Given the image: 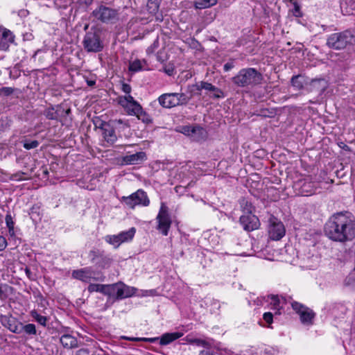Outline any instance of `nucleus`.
<instances>
[{
	"label": "nucleus",
	"mask_w": 355,
	"mask_h": 355,
	"mask_svg": "<svg viewBox=\"0 0 355 355\" xmlns=\"http://www.w3.org/2000/svg\"><path fill=\"white\" fill-rule=\"evenodd\" d=\"M324 232L334 241L343 243L351 241L355 237V223L345 214L337 213L326 223Z\"/></svg>",
	"instance_id": "f257e3e1"
},
{
	"label": "nucleus",
	"mask_w": 355,
	"mask_h": 355,
	"mask_svg": "<svg viewBox=\"0 0 355 355\" xmlns=\"http://www.w3.org/2000/svg\"><path fill=\"white\" fill-rule=\"evenodd\" d=\"M231 80L238 87L250 88L261 84L263 76L256 69L248 67L241 69Z\"/></svg>",
	"instance_id": "f03ea898"
},
{
	"label": "nucleus",
	"mask_w": 355,
	"mask_h": 355,
	"mask_svg": "<svg viewBox=\"0 0 355 355\" xmlns=\"http://www.w3.org/2000/svg\"><path fill=\"white\" fill-rule=\"evenodd\" d=\"M355 42V36L349 31L334 33L328 35L326 45L334 50H343Z\"/></svg>",
	"instance_id": "7ed1b4c3"
},
{
	"label": "nucleus",
	"mask_w": 355,
	"mask_h": 355,
	"mask_svg": "<svg viewBox=\"0 0 355 355\" xmlns=\"http://www.w3.org/2000/svg\"><path fill=\"white\" fill-rule=\"evenodd\" d=\"M101 35V31L94 26L86 32L83 40V45L87 52L98 53L103 49V42Z\"/></svg>",
	"instance_id": "20e7f679"
},
{
	"label": "nucleus",
	"mask_w": 355,
	"mask_h": 355,
	"mask_svg": "<svg viewBox=\"0 0 355 355\" xmlns=\"http://www.w3.org/2000/svg\"><path fill=\"white\" fill-rule=\"evenodd\" d=\"M159 105L164 108H172L179 105H184L189 101V98L184 93H166L158 98Z\"/></svg>",
	"instance_id": "39448f33"
},
{
	"label": "nucleus",
	"mask_w": 355,
	"mask_h": 355,
	"mask_svg": "<svg viewBox=\"0 0 355 355\" xmlns=\"http://www.w3.org/2000/svg\"><path fill=\"white\" fill-rule=\"evenodd\" d=\"M92 15L103 23H114L119 19V10L100 5L93 10Z\"/></svg>",
	"instance_id": "423d86ee"
},
{
	"label": "nucleus",
	"mask_w": 355,
	"mask_h": 355,
	"mask_svg": "<svg viewBox=\"0 0 355 355\" xmlns=\"http://www.w3.org/2000/svg\"><path fill=\"white\" fill-rule=\"evenodd\" d=\"M88 257L92 263L97 268L106 269L110 267L113 262L110 254L105 253L103 250L98 249L91 250L88 253Z\"/></svg>",
	"instance_id": "0eeeda50"
},
{
	"label": "nucleus",
	"mask_w": 355,
	"mask_h": 355,
	"mask_svg": "<svg viewBox=\"0 0 355 355\" xmlns=\"http://www.w3.org/2000/svg\"><path fill=\"white\" fill-rule=\"evenodd\" d=\"M72 277L89 283L92 279L96 282L104 281L105 277L98 272H95L91 267H86L72 272Z\"/></svg>",
	"instance_id": "6e6552de"
},
{
	"label": "nucleus",
	"mask_w": 355,
	"mask_h": 355,
	"mask_svg": "<svg viewBox=\"0 0 355 355\" xmlns=\"http://www.w3.org/2000/svg\"><path fill=\"white\" fill-rule=\"evenodd\" d=\"M183 336V334L181 332H171V333H165L162 334L160 337H154V338H125V339L129 340H142L150 343H155L159 341V343L162 346H165L171 344L173 341L178 340Z\"/></svg>",
	"instance_id": "1a4fd4ad"
},
{
	"label": "nucleus",
	"mask_w": 355,
	"mask_h": 355,
	"mask_svg": "<svg viewBox=\"0 0 355 355\" xmlns=\"http://www.w3.org/2000/svg\"><path fill=\"white\" fill-rule=\"evenodd\" d=\"M156 220L158 223L157 230H159L163 235L167 236L172 220L168 213V208L164 202L161 203Z\"/></svg>",
	"instance_id": "9d476101"
},
{
	"label": "nucleus",
	"mask_w": 355,
	"mask_h": 355,
	"mask_svg": "<svg viewBox=\"0 0 355 355\" xmlns=\"http://www.w3.org/2000/svg\"><path fill=\"white\" fill-rule=\"evenodd\" d=\"M291 307L299 315L303 324L312 325L313 324L315 313L312 309L295 301L291 303Z\"/></svg>",
	"instance_id": "9b49d317"
},
{
	"label": "nucleus",
	"mask_w": 355,
	"mask_h": 355,
	"mask_svg": "<svg viewBox=\"0 0 355 355\" xmlns=\"http://www.w3.org/2000/svg\"><path fill=\"white\" fill-rule=\"evenodd\" d=\"M122 201L132 209L136 205L148 206L150 203L146 193L141 189L137 190L129 196H123Z\"/></svg>",
	"instance_id": "f8f14e48"
},
{
	"label": "nucleus",
	"mask_w": 355,
	"mask_h": 355,
	"mask_svg": "<svg viewBox=\"0 0 355 355\" xmlns=\"http://www.w3.org/2000/svg\"><path fill=\"white\" fill-rule=\"evenodd\" d=\"M119 104L121 105L128 115L135 116L141 110V105L131 95L120 96Z\"/></svg>",
	"instance_id": "ddd939ff"
},
{
	"label": "nucleus",
	"mask_w": 355,
	"mask_h": 355,
	"mask_svg": "<svg viewBox=\"0 0 355 355\" xmlns=\"http://www.w3.org/2000/svg\"><path fill=\"white\" fill-rule=\"evenodd\" d=\"M269 236L272 240H279L285 235L284 224L275 217L270 218Z\"/></svg>",
	"instance_id": "4468645a"
},
{
	"label": "nucleus",
	"mask_w": 355,
	"mask_h": 355,
	"mask_svg": "<svg viewBox=\"0 0 355 355\" xmlns=\"http://www.w3.org/2000/svg\"><path fill=\"white\" fill-rule=\"evenodd\" d=\"M70 112V109L65 110L60 105H51L44 110L43 114L49 120L62 121L61 117L69 114Z\"/></svg>",
	"instance_id": "2eb2a0df"
},
{
	"label": "nucleus",
	"mask_w": 355,
	"mask_h": 355,
	"mask_svg": "<svg viewBox=\"0 0 355 355\" xmlns=\"http://www.w3.org/2000/svg\"><path fill=\"white\" fill-rule=\"evenodd\" d=\"M136 289L133 287L125 286L123 284H112V296L117 299H123L131 297L135 293Z\"/></svg>",
	"instance_id": "dca6fc26"
},
{
	"label": "nucleus",
	"mask_w": 355,
	"mask_h": 355,
	"mask_svg": "<svg viewBox=\"0 0 355 355\" xmlns=\"http://www.w3.org/2000/svg\"><path fill=\"white\" fill-rule=\"evenodd\" d=\"M239 220L243 229L248 232L258 229L260 225L259 218L252 214L242 215Z\"/></svg>",
	"instance_id": "f3484780"
},
{
	"label": "nucleus",
	"mask_w": 355,
	"mask_h": 355,
	"mask_svg": "<svg viewBox=\"0 0 355 355\" xmlns=\"http://www.w3.org/2000/svg\"><path fill=\"white\" fill-rule=\"evenodd\" d=\"M0 322L11 332L19 334V327L21 322L11 315H1Z\"/></svg>",
	"instance_id": "a211bd4d"
},
{
	"label": "nucleus",
	"mask_w": 355,
	"mask_h": 355,
	"mask_svg": "<svg viewBox=\"0 0 355 355\" xmlns=\"http://www.w3.org/2000/svg\"><path fill=\"white\" fill-rule=\"evenodd\" d=\"M14 41L15 36L12 33L6 28L0 27V50L7 51Z\"/></svg>",
	"instance_id": "6ab92c4d"
},
{
	"label": "nucleus",
	"mask_w": 355,
	"mask_h": 355,
	"mask_svg": "<svg viewBox=\"0 0 355 355\" xmlns=\"http://www.w3.org/2000/svg\"><path fill=\"white\" fill-rule=\"evenodd\" d=\"M295 187L303 196H311L315 192V189L314 182L306 178L297 182Z\"/></svg>",
	"instance_id": "aec40b11"
},
{
	"label": "nucleus",
	"mask_w": 355,
	"mask_h": 355,
	"mask_svg": "<svg viewBox=\"0 0 355 355\" xmlns=\"http://www.w3.org/2000/svg\"><path fill=\"white\" fill-rule=\"evenodd\" d=\"M101 128L103 130V135L105 140L111 145L114 144L117 140L114 127L111 125L109 123L102 122Z\"/></svg>",
	"instance_id": "412c9836"
},
{
	"label": "nucleus",
	"mask_w": 355,
	"mask_h": 355,
	"mask_svg": "<svg viewBox=\"0 0 355 355\" xmlns=\"http://www.w3.org/2000/svg\"><path fill=\"white\" fill-rule=\"evenodd\" d=\"M112 284H90L87 287L89 293L98 292L110 297L112 296Z\"/></svg>",
	"instance_id": "4be33fe9"
},
{
	"label": "nucleus",
	"mask_w": 355,
	"mask_h": 355,
	"mask_svg": "<svg viewBox=\"0 0 355 355\" xmlns=\"http://www.w3.org/2000/svg\"><path fill=\"white\" fill-rule=\"evenodd\" d=\"M60 342L62 347L67 349H74L78 347L77 338L69 334H63L60 338Z\"/></svg>",
	"instance_id": "5701e85b"
},
{
	"label": "nucleus",
	"mask_w": 355,
	"mask_h": 355,
	"mask_svg": "<svg viewBox=\"0 0 355 355\" xmlns=\"http://www.w3.org/2000/svg\"><path fill=\"white\" fill-rule=\"evenodd\" d=\"M196 87L197 89L199 91L201 89H205L207 91L213 92L214 98H215L224 97V94L222 90L209 83L202 81L200 82V85H197Z\"/></svg>",
	"instance_id": "b1692460"
},
{
	"label": "nucleus",
	"mask_w": 355,
	"mask_h": 355,
	"mask_svg": "<svg viewBox=\"0 0 355 355\" xmlns=\"http://www.w3.org/2000/svg\"><path fill=\"white\" fill-rule=\"evenodd\" d=\"M146 159L144 152H138L135 154L125 155L123 162L127 164H138Z\"/></svg>",
	"instance_id": "393cba45"
},
{
	"label": "nucleus",
	"mask_w": 355,
	"mask_h": 355,
	"mask_svg": "<svg viewBox=\"0 0 355 355\" xmlns=\"http://www.w3.org/2000/svg\"><path fill=\"white\" fill-rule=\"evenodd\" d=\"M327 87V83L324 79H313L309 85V90L311 92L316 91L318 93H322Z\"/></svg>",
	"instance_id": "a878e982"
},
{
	"label": "nucleus",
	"mask_w": 355,
	"mask_h": 355,
	"mask_svg": "<svg viewBox=\"0 0 355 355\" xmlns=\"http://www.w3.org/2000/svg\"><path fill=\"white\" fill-rule=\"evenodd\" d=\"M192 132H191L190 137L196 141L204 140L206 138L205 130L199 125H193Z\"/></svg>",
	"instance_id": "bb28decb"
},
{
	"label": "nucleus",
	"mask_w": 355,
	"mask_h": 355,
	"mask_svg": "<svg viewBox=\"0 0 355 355\" xmlns=\"http://www.w3.org/2000/svg\"><path fill=\"white\" fill-rule=\"evenodd\" d=\"M24 332L26 335L33 336L37 335V329L36 327L34 324L28 323L26 324H24L22 322L21 323L19 334Z\"/></svg>",
	"instance_id": "cd10ccee"
},
{
	"label": "nucleus",
	"mask_w": 355,
	"mask_h": 355,
	"mask_svg": "<svg viewBox=\"0 0 355 355\" xmlns=\"http://www.w3.org/2000/svg\"><path fill=\"white\" fill-rule=\"evenodd\" d=\"M135 233L136 229L135 227H131L128 230L121 232L118 234L120 237L121 242L123 243L131 241L133 239Z\"/></svg>",
	"instance_id": "c85d7f7f"
},
{
	"label": "nucleus",
	"mask_w": 355,
	"mask_h": 355,
	"mask_svg": "<svg viewBox=\"0 0 355 355\" xmlns=\"http://www.w3.org/2000/svg\"><path fill=\"white\" fill-rule=\"evenodd\" d=\"M218 0H196L194 1V7L196 9H205L211 7L217 3Z\"/></svg>",
	"instance_id": "c756f323"
},
{
	"label": "nucleus",
	"mask_w": 355,
	"mask_h": 355,
	"mask_svg": "<svg viewBox=\"0 0 355 355\" xmlns=\"http://www.w3.org/2000/svg\"><path fill=\"white\" fill-rule=\"evenodd\" d=\"M104 239L105 242L113 245L114 248H118L122 244L119 234L107 235Z\"/></svg>",
	"instance_id": "7c9ffc66"
},
{
	"label": "nucleus",
	"mask_w": 355,
	"mask_h": 355,
	"mask_svg": "<svg viewBox=\"0 0 355 355\" xmlns=\"http://www.w3.org/2000/svg\"><path fill=\"white\" fill-rule=\"evenodd\" d=\"M161 0H148L146 7L149 13L156 14L159 8Z\"/></svg>",
	"instance_id": "2f4dec72"
},
{
	"label": "nucleus",
	"mask_w": 355,
	"mask_h": 355,
	"mask_svg": "<svg viewBox=\"0 0 355 355\" xmlns=\"http://www.w3.org/2000/svg\"><path fill=\"white\" fill-rule=\"evenodd\" d=\"M31 316L40 324L43 327L46 326L48 318L46 316L41 315L37 311L33 310L31 311Z\"/></svg>",
	"instance_id": "473e14b6"
},
{
	"label": "nucleus",
	"mask_w": 355,
	"mask_h": 355,
	"mask_svg": "<svg viewBox=\"0 0 355 355\" xmlns=\"http://www.w3.org/2000/svg\"><path fill=\"white\" fill-rule=\"evenodd\" d=\"M291 85L297 89H301L304 86V77L301 75L293 76L291 80Z\"/></svg>",
	"instance_id": "72a5a7b5"
},
{
	"label": "nucleus",
	"mask_w": 355,
	"mask_h": 355,
	"mask_svg": "<svg viewBox=\"0 0 355 355\" xmlns=\"http://www.w3.org/2000/svg\"><path fill=\"white\" fill-rule=\"evenodd\" d=\"M146 63V61L140 60H135L131 62H130L129 64V70L132 72H137L142 69V64Z\"/></svg>",
	"instance_id": "f704fd0d"
},
{
	"label": "nucleus",
	"mask_w": 355,
	"mask_h": 355,
	"mask_svg": "<svg viewBox=\"0 0 355 355\" xmlns=\"http://www.w3.org/2000/svg\"><path fill=\"white\" fill-rule=\"evenodd\" d=\"M241 206L243 209L244 214H252L254 211V207L251 202H248L245 199H243L241 201Z\"/></svg>",
	"instance_id": "c9c22d12"
},
{
	"label": "nucleus",
	"mask_w": 355,
	"mask_h": 355,
	"mask_svg": "<svg viewBox=\"0 0 355 355\" xmlns=\"http://www.w3.org/2000/svg\"><path fill=\"white\" fill-rule=\"evenodd\" d=\"M138 119L142 121L145 123H150L152 122V119L150 116L146 113L143 108L141 107V110L138 112V114L135 115Z\"/></svg>",
	"instance_id": "e433bc0d"
},
{
	"label": "nucleus",
	"mask_w": 355,
	"mask_h": 355,
	"mask_svg": "<svg viewBox=\"0 0 355 355\" xmlns=\"http://www.w3.org/2000/svg\"><path fill=\"white\" fill-rule=\"evenodd\" d=\"M22 144H23V147L26 150L36 148L40 145V143L37 140H29V139H24V141H22Z\"/></svg>",
	"instance_id": "4c0bfd02"
},
{
	"label": "nucleus",
	"mask_w": 355,
	"mask_h": 355,
	"mask_svg": "<svg viewBox=\"0 0 355 355\" xmlns=\"http://www.w3.org/2000/svg\"><path fill=\"white\" fill-rule=\"evenodd\" d=\"M5 220H6V225L9 230V233L10 234H14V222L12 220V218L11 215L7 214L6 216Z\"/></svg>",
	"instance_id": "58836bf2"
},
{
	"label": "nucleus",
	"mask_w": 355,
	"mask_h": 355,
	"mask_svg": "<svg viewBox=\"0 0 355 355\" xmlns=\"http://www.w3.org/2000/svg\"><path fill=\"white\" fill-rule=\"evenodd\" d=\"M270 303L272 304L274 309H276V310L279 309V300L277 297V296L272 295Z\"/></svg>",
	"instance_id": "ea45409f"
},
{
	"label": "nucleus",
	"mask_w": 355,
	"mask_h": 355,
	"mask_svg": "<svg viewBox=\"0 0 355 355\" xmlns=\"http://www.w3.org/2000/svg\"><path fill=\"white\" fill-rule=\"evenodd\" d=\"M263 318L266 323H268V324H271L273 321V315L270 312H266L263 314Z\"/></svg>",
	"instance_id": "a19ab883"
},
{
	"label": "nucleus",
	"mask_w": 355,
	"mask_h": 355,
	"mask_svg": "<svg viewBox=\"0 0 355 355\" xmlns=\"http://www.w3.org/2000/svg\"><path fill=\"white\" fill-rule=\"evenodd\" d=\"M1 92L4 95V96H10L11 94H13L14 92V89L12 88V87H2L1 89Z\"/></svg>",
	"instance_id": "79ce46f5"
},
{
	"label": "nucleus",
	"mask_w": 355,
	"mask_h": 355,
	"mask_svg": "<svg viewBox=\"0 0 355 355\" xmlns=\"http://www.w3.org/2000/svg\"><path fill=\"white\" fill-rule=\"evenodd\" d=\"M193 125H185L182 128V132L187 135L190 137L191 132H193L192 131Z\"/></svg>",
	"instance_id": "37998d69"
},
{
	"label": "nucleus",
	"mask_w": 355,
	"mask_h": 355,
	"mask_svg": "<svg viewBox=\"0 0 355 355\" xmlns=\"http://www.w3.org/2000/svg\"><path fill=\"white\" fill-rule=\"evenodd\" d=\"M292 3L293 4L294 6V15L296 16V17H300L301 16V12H300V5L298 4V3L297 1H292Z\"/></svg>",
	"instance_id": "c03bdc74"
},
{
	"label": "nucleus",
	"mask_w": 355,
	"mask_h": 355,
	"mask_svg": "<svg viewBox=\"0 0 355 355\" xmlns=\"http://www.w3.org/2000/svg\"><path fill=\"white\" fill-rule=\"evenodd\" d=\"M159 42L158 40H156L153 44H151L149 47H148L146 52L148 54L153 53L155 49L158 47Z\"/></svg>",
	"instance_id": "a18cd8bd"
},
{
	"label": "nucleus",
	"mask_w": 355,
	"mask_h": 355,
	"mask_svg": "<svg viewBox=\"0 0 355 355\" xmlns=\"http://www.w3.org/2000/svg\"><path fill=\"white\" fill-rule=\"evenodd\" d=\"M111 123H112V125L114 127H118L120 125H123L125 127L128 126V123L126 122L123 121L122 119H115V120L112 121Z\"/></svg>",
	"instance_id": "49530a36"
},
{
	"label": "nucleus",
	"mask_w": 355,
	"mask_h": 355,
	"mask_svg": "<svg viewBox=\"0 0 355 355\" xmlns=\"http://www.w3.org/2000/svg\"><path fill=\"white\" fill-rule=\"evenodd\" d=\"M7 246V241L5 237L0 236V251H3Z\"/></svg>",
	"instance_id": "de8ad7c7"
},
{
	"label": "nucleus",
	"mask_w": 355,
	"mask_h": 355,
	"mask_svg": "<svg viewBox=\"0 0 355 355\" xmlns=\"http://www.w3.org/2000/svg\"><path fill=\"white\" fill-rule=\"evenodd\" d=\"M121 89L124 93H125L128 95H130V93L131 92V87L130 85L123 83L122 84Z\"/></svg>",
	"instance_id": "09e8293b"
},
{
	"label": "nucleus",
	"mask_w": 355,
	"mask_h": 355,
	"mask_svg": "<svg viewBox=\"0 0 355 355\" xmlns=\"http://www.w3.org/2000/svg\"><path fill=\"white\" fill-rule=\"evenodd\" d=\"M234 67V64L233 62H228L225 63L223 66V69L225 71H228Z\"/></svg>",
	"instance_id": "8fccbe9b"
},
{
	"label": "nucleus",
	"mask_w": 355,
	"mask_h": 355,
	"mask_svg": "<svg viewBox=\"0 0 355 355\" xmlns=\"http://www.w3.org/2000/svg\"><path fill=\"white\" fill-rule=\"evenodd\" d=\"M93 2V0H77V3L80 6H88L91 5Z\"/></svg>",
	"instance_id": "3c124183"
},
{
	"label": "nucleus",
	"mask_w": 355,
	"mask_h": 355,
	"mask_svg": "<svg viewBox=\"0 0 355 355\" xmlns=\"http://www.w3.org/2000/svg\"><path fill=\"white\" fill-rule=\"evenodd\" d=\"M192 343H194L198 345H202V346H206L207 345V343L205 340H200V339H194L193 340H192Z\"/></svg>",
	"instance_id": "603ef678"
},
{
	"label": "nucleus",
	"mask_w": 355,
	"mask_h": 355,
	"mask_svg": "<svg viewBox=\"0 0 355 355\" xmlns=\"http://www.w3.org/2000/svg\"><path fill=\"white\" fill-rule=\"evenodd\" d=\"M164 71L168 76H172L174 72V68L172 67H165Z\"/></svg>",
	"instance_id": "864d4df0"
},
{
	"label": "nucleus",
	"mask_w": 355,
	"mask_h": 355,
	"mask_svg": "<svg viewBox=\"0 0 355 355\" xmlns=\"http://www.w3.org/2000/svg\"><path fill=\"white\" fill-rule=\"evenodd\" d=\"M339 147L345 151L351 152V148L343 142H340L338 144Z\"/></svg>",
	"instance_id": "5fc2aeb1"
},
{
	"label": "nucleus",
	"mask_w": 355,
	"mask_h": 355,
	"mask_svg": "<svg viewBox=\"0 0 355 355\" xmlns=\"http://www.w3.org/2000/svg\"><path fill=\"white\" fill-rule=\"evenodd\" d=\"M25 272H26V276L28 277V279H33V273L30 268L26 267L25 268Z\"/></svg>",
	"instance_id": "6e6d98bb"
},
{
	"label": "nucleus",
	"mask_w": 355,
	"mask_h": 355,
	"mask_svg": "<svg viewBox=\"0 0 355 355\" xmlns=\"http://www.w3.org/2000/svg\"><path fill=\"white\" fill-rule=\"evenodd\" d=\"M37 209H39L38 207L33 206L31 208L30 214L31 215V218H33L34 214H36L37 216H39V213H37Z\"/></svg>",
	"instance_id": "4d7b16f0"
},
{
	"label": "nucleus",
	"mask_w": 355,
	"mask_h": 355,
	"mask_svg": "<svg viewBox=\"0 0 355 355\" xmlns=\"http://www.w3.org/2000/svg\"><path fill=\"white\" fill-rule=\"evenodd\" d=\"M89 350L87 349H80L78 351H77L76 354L77 355H85L88 354Z\"/></svg>",
	"instance_id": "13d9d810"
},
{
	"label": "nucleus",
	"mask_w": 355,
	"mask_h": 355,
	"mask_svg": "<svg viewBox=\"0 0 355 355\" xmlns=\"http://www.w3.org/2000/svg\"><path fill=\"white\" fill-rule=\"evenodd\" d=\"M199 355H214V354L209 351L202 350V351H200Z\"/></svg>",
	"instance_id": "bf43d9fd"
},
{
	"label": "nucleus",
	"mask_w": 355,
	"mask_h": 355,
	"mask_svg": "<svg viewBox=\"0 0 355 355\" xmlns=\"http://www.w3.org/2000/svg\"><path fill=\"white\" fill-rule=\"evenodd\" d=\"M3 287H8L7 284L0 285V297H1L4 294V290L3 289Z\"/></svg>",
	"instance_id": "052dcab7"
},
{
	"label": "nucleus",
	"mask_w": 355,
	"mask_h": 355,
	"mask_svg": "<svg viewBox=\"0 0 355 355\" xmlns=\"http://www.w3.org/2000/svg\"><path fill=\"white\" fill-rule=\"evenodd\" d=\"M87 84H88V85H89V86H93V85H95V82H94V81H93V80H89V81H87Z\"/></svg>",
	"instance_id": "680f3d73"
},
{
	"label": "nucleus",
	"mask_w": 355,
	"mask_h": 355,
	"mask_svg": "<svg viewBox=\"0 0 355 355\" xmlns=\"http://www.w3.org/2000/svg\"><path fill=\"white\" fill-rule=\"evenodd\" d=\"M261 115H263V116H268V114H266V113H263V114H262Z\"/></svg>",
	"instance_id": "e2e57ef3"
}]
</instances>
